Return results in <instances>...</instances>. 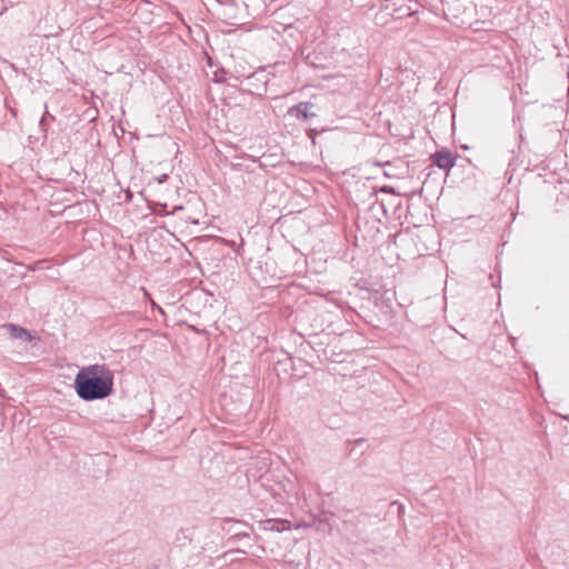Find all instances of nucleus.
I'll list each match as a JSON object with an SVG mask.
<instances>
[{
	"instance_id": "4",
	"label": "nucleus",
	"mask_w": 569,
	"mask_h": 569,
	"mask_svg": "<svg viewBox=\"0 0 569 569\" xmlns=\"http://www.w3.org/2000/svg\"><path fill=\"white\" fill-rule=\"evenodd\" d=\"M4 328L8 330L10 336L14 339H20V340H24V341H30L32 339L31 333L27 329L19 327L17 325L7 323V325H4Z\"/></svg>"
},
{
	"instance_id": "2",
	"label": "nucleus",
	"mask_w": 569,
	"mask_h": 569,
	"mask_svg": "<svg viewBox=\"0 0 569 569\" xmlns=\"http://www.w3.org/2000/svg\"><path fill=\"white\" fill-rule=\"evenodd\" d=\"M313 104L311 102H300L288 109L287 114L298 120H308L316 117L312 112Z\"/></svg>"
},
{
	"instance_id": "6",
	"label": "nucleus",
	"mask_w": 569,
	"mask_h": 569,
	"mask_svg": "<svg viewBox=\"0 0 569 569\" xmlns=\"http://www.w3.org/2000/svg\"><path fill=\"white\" fill-rule=\"evenodd\" d=\"M381 192L383 193H391L393 194L395 193V189L392 187H389V186H385L380 189Z\"/></svg>"
},
{
	"instance_id": "9",
	"label": "nucleus",
	"mask_w": 569,
	"mask_h": 569,
	"mask_svg": "<svg viewBox=\"0 0 569 569\" xmlns=\"http://www.w3.org/2000/svg\"><path fill=\"white\" fill-rule=\"evenodd\" d=\"M166 178H167V174H163V177H160L159 182H162V180Z\"/></svg>"
},
{
	"instance_id": "7",
	"label": "nucleus",
	"mask_w": 569,
	"mask_h": 569,
	"mask_svg": "<svg viewBox=\"0 0 569 569\" xmlns=\"http://www.w3.org/2000/svg\"><path fill=\"white\" fill-rule=\"evenodd\" d=\"M166 178H167V174H163V177H160L159 182H162V180Z\"/></svg>"
},
{
	"instance_id": "1",
	"label": "nucleus",
	"mask_w": 569,
	"mask_h": 569,
	"mask_svg": "<svg viewBox=\"0 0 569 569\" xmlns=\"http://www.w3.org/2000/svg\"><path fill=\"white\" fill-rule=\"evenodd\" d=\"M113 372L106 365H89L76 375L74 389L84 401L101 400L113 392Z\"/></svg>"
},
{
	"instance_id": "8",
	"label": "nucleus",
	"mask_w": 569,
	"mask_h": 569,
	"mask_svg": "<svg viewBox=\"0 0 569 569\" xmlns=\"http://www.w3.org/2000/svg\"><path fill=\"white\" fill-rule=\"evenodd\" d=\"M166 178H167V174H163V177H160L159 182H162V180Z\"/></svg>"
},
{
	"instance_id": "3",
	"label": "nucleus",
	"mask_w": 569,
	"mask_h": 569,
	"mask_svg": "<svg viewBox=\"0 0 569 569\" xmlns=\"http://www.w3.org/2000/svg\"><path fill=\"white\" fill-rule=\"evenodd\" d=\"M433 163L440 169H451L455 166L456 159L448 151H437L432 156Z\"/></svg>"
},
{
	"instance_id": "5",
	"label": "nucleus",
	"mask_w": 569,
	"mask_h": 569,
	"mask_svg": "<svg viewBox=\"0 0 569 569\" xmlns=\"http://www.w3.org/2000/svg\"><path fill=\"white\" fill-rule=\"evenodd\" d=\"M286 523H289V521L284 520V519H268V520H264L261 522V528L263 530L281 532L287 528L280 527V525H286Z\"/></svg>"
}]
</instances>
